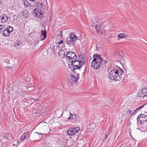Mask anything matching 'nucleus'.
<instances>
[{
	"mask_svg": "<svg viewBox=\"0 0 147 147\" xmlns=\"http://www.w3.org/2000/svg\"><path fill=\"white\" fill-rule=\"evenodd\" d=\"M123 71L120 68L114 69L111 71L108 76L109 80H111L120 81L123 79Z\"/></svg>",
	"mask_w": 147,
	"mask_h": 147,
	"instance_id": "f257e3e1",
	"label": "nucleus"
},
{
	"mask_svg": "<svg viewBox=\"0 0 147 147\" xmlns=\"http://www.w3.org/2000/svg\"><path fill=\"white\" fill-rule=\"evenodd\" d=\"M138 121H139L142 127L146 128L147 127V115L141 114L139 115L137 118Z\"/></svg>",
	"mask_w": 147,
	"mask_h": 147,
	"instance_id": "f03ea898",
	"label": "nucleus"
},
{
	"mask_svg": "<svg viewBox=\"0 0 147 147\" xmlns=\"http://www.w3.org/2000/svg\"><path fill=\"white\" fill-rule=\"evenodd\" d=\"M71 63V66L73 67V70L74 72L75 70L80 69L81 67H82L83 65L86 63L85 61L80 60L72 61Z\"/></svg>",
	"mask_w": 147,
	"mask_h": 147,
	"instance_id": "7ed1b4c3",
	"label": "nucleus"
},
{
	"mask_svg": "<svg viewBox=\"0 0 147 147\" xmlns=\"http://www.w3.org/2000/svg\"><path fill=\"white\" fill-rule=\"evenodd\" d=\"M79 74L78 73H75L72 74L69 79L68 84L69 85H72L75 84L78 81L79 78Z\"/></svg>",
	"mask_w": 147,
	"mask_h": 147,
	"instance_id": "20e7f679",
	"label": "nucleus"
},
{
	"mask_svg": "<svg viewBox=\"0 0 147 147\" xmlns=\"http://www.w3.org/2000/svg\"><path fill=\"white\" fill-rule=\"evenodd\" d=\"M101 23L100 22L97 21L96 20H94L91 23V26L92 27L95 26L96 31L99 32L102 30L101 27Z\"/></svg>",
	"mask_w": 147,
	"mask_h": 147,
	"instance_id": "39448f33",
	"label": "nucleus"
},
{
	"mask_svg": "<svg viewBox=\"0 0 147 147\" xmlns=\"http://www.w3.org/2000/svg\"><path fill=\"white\" fill-rule=\"evenodd\" d=\"M80 130V128L78 127L74 128H70L68 129L67 131V134L69 136L77 135L78 132Z\"/></svg>",
	"mask_w": 147,
	"mask_h": 147,
	"instance_id": "423d86ee",
	"label": "nucleus"
},
{
	"mask_svg": "<svg viewBox=\"0 0 147 147\" xmlns=\"http://www.w3.org/2000/svg\"><path fill=\"white\" fill-rule=\"evenodd\" d=\"M78 39V37L74 34H71L69 37L67 38L66 43L68 45H70Z\"/></svg>",
	"mask_w": 147,
	"mask_h": 147,
	"instance_id": "0eeeda50",
	"label": "nucleus"
},
{
	"mask_svg": "<svg viewBox=\"0 0 147 147\" xmlns=\"http://www.w3.org/2000/svg\"><path fill=\"white\" fill-rule=\"evenodd\" d=\"M32 10L33 12L35 14L34 15L35 18L38 17L40 19H42L44 18L43 13L41 10L36 8Z\"/></svg>",
	"mask_w": 147,
	"mask_h": 147,
	"instance_id": "6e6552de",
	"label": "nucleus"
},
{
	"mask_svg": "<svg viewBox=\"0 0 147 147\" xmlns=\"http://www.w3.org/2000/svg\"><path fill=\"white\" fill-rule=\"evenodd\" d=\"M13 27L10 26H8L5 30H3V34L4 36H9L13 30Z\"/></svg>",
	"mask_w": 147,
	"mask_h": 147,
	"instance_id": "1a4fd4ad",
	"label": "nucleus"
},
{
	"mask_svg": "<svg viewBox=\"0 0 147 147\" xmlns=\"http://www.w3.org/2000/svg\"><path fill=\"white\" fill-rule=\"evenodd\" d=\"M138 96L140 97H144L147 96V88H143L138 92Z\"/></svg>",
	"mask_w": 147,
	"mask_h": 147,
	"instance_id": "9d476101",
	"label": "nucleus"
},
{
	"mask_svg": "<svg viewBox=\"0 0 147 147\" xmlns=\"http://www.w3.org/2000/svg\"><path fill=\"white\" fill-rule=\"evenodd\" d=\"M66 57L69 60L76 59L77 58V56L75 53L72 51L68 52L66 54Z\"/></svg>",
	"mask_w": 147,
	"mask_h": 147,
	"instance_id": "9b49d317",
	"label": "nucleus"
},
{
	"mask_svg": "<svg viewBox=\"0 0 147 147\" xmlns=\"http://www.w3.org/2000/svg\"><path fill=\"white\" fill-rule=\"evenodd\" d=\"M102 63L101 62L92 61L91 63V66L94 69H98L100 68L102 64Z\"/></svg>",
	"mask_w": 147,
	"mask_h": 147,
	"instance_id": "f8f14e48",
	"label": "nucleus"
},
{
	"mask_svg": "<svg viewBox=\"0 0 147 147\" xmlns=\"http://www.w3.org/2000/svg\"><path fill=\"white\" fill-rule=\"evenodd\" d=\"M10 136L8 133L5 134L2 137V139L0 140L1 142H2L3 145V144H5V142H7Z\"/></svg>",
	"mask_w": 147,
	"mask_h": 147,
	"instance_id": "ddd939ff",
	"label": "nucleus"
},
{
	"mask_svg": "<svg viewBox=\"0 0 147 147\" xmlns=\"http://www.w3.org/2000/svg\"><path fill=\"white\" fill-rule=\"evenodd\" d=\"M94 58L92 60L93 62L99 61L102 62V59L101 57L98 54H96L93 56Z\"/></svg>",
	"mask_w": 147,
	"mask_h": 147,
	"instance_id": "4468645a",
	"label": "nucleus"
},
{
	"mask_svg": "<svg viewBox=\"0 0 147 147\" xmlns=\"http://www.w3.org/2000/svg\"><path fill=\"white\" fill-rule=\"evenodd\" d=\"M23 2L25 6L28 7L30 10L32 9L33 6L29 3L26 0H23Z\"/></svg>",
	"mask_w": 147,
	"mask_h": 147,
	"instance_id": "2eb2a0df",
	"label": "nucleus"
},
{
	"mask_svg": "<svg viewBox=\"0 0 147 147\" xmlns=\"http://www.w3.org/2000/svg\"><path fill=\"white\" fill-rule=\"evenodd\" d=\"M22 46V42L18 40L16 41L14 44L15 48L18 49H19Z\"/></svg>",
	"mask_w": 147,
	"mask_h": 147,
	"instance_id": "dca6fc26",
	"label": "nucleus"
},
{
	"mask_svg": "<svg viewBox=\"0 0 147 147\" xmlns=\"http://www.w3.org/2000/svg\"><path fill=\"white\" fill-rule=\"evenodd\" d=\"M70 116L68 118V120H77L78 119V116L76 115L75 114H72L71 113H70Z\"/></svg>",
	"mask_w": 147,
	"mask_h": 147,
	"instance_id": "f3484780",
	"label": "nucleus"
},
{
	"mask_svg": "<svg viewBox=\"0 0 147 147\" xmlns=\"http://www.w3.org/2000/svg\"><path fill=\"white\" fill-rule=\"evenodd\" d=\"M46 30L41 31V40H43L46 37Z\"/></svg>",
	"mask_w": 147,
	"mask_h": 147,
	"instance_id": "a211bd4d",
	"label": "nucleus"
},
{
	"mask_svg": "<svg viewBox=\"0 0 147 147\" xmlns=\"http://www.w3.org/2000/svg\"><path fill=\"white\" fill-rule=\"evenodd\" d=\"M0 18L2 20V22L3 23L5 22L8 20V17L5 14H4L2 16H0Z\"/></svg>",
	"mask_w": 147,
	"mask_h": 147,
	"instance_id": "6ab92c4d",
	"label": "nucleus"
},
{
	"mask_svg": "<svg viewBox=\"0 0 147 147\" xmlns=\"http://www.w3.org/2000/svg\"><path fill=\"white\" fill-rule=\"evenodd\" d=\"M144 105H140V107H137L136 109L132 113L133 114H135L136 113L138 112L139 111H140V110L142 109V108L144 107Z\"/></svg>",
	"mask_w": 147,
	"mask_h": 147,
	"instance_id": "aec40b11",
	"label": "nucleus"
},
{
	"mask_svg": "<svg viewBox=\"0 0 147 147\" xmlns=\"http://www.w3.org/2000/svg\"><path fill=\"white\" fill-rule=\"evenodd\" d=\"M56 114H57L58 116L60 117L62 115V112L61 110L58 109L56 110L55 111Z\"/></svg>",
	"mask_w": 147,
	"mask_h": 147,
	"instance_id": "412c9836",
	"label": "nucleus"
},
{
	"mask_svg": "<svg viewBox=\"0 0 147 147\" xmlns=\"http://www.w3.org/2000/svg\"><path fill=\"white\" fill-rule=\"evenodd\" d=\"M34 6L37 7L38 9H40L42 7V4L40 3L36 2L34 5Z\"/></svg>",
	"mask_w": 147,
	"mask_h": 147,
	"instance_id": "4be33fe9",
	"label": "nucleus"
},
{
	"mask_svg": "<svg viewBox=\"0 0 147 147\" xmlns=\"http://www.w3.org/2000/svg\"><path fill=\"white\" fill-rule=\"evenodd\" d=\"M118 37L120 38H127V36H126L125 34L120 33L118 35Z\"/></svg>",
	"mask_w": 147,
	"mask_h": 147,
	"instance_id": "5701e85b",
	"label": "nucleus"
},
{
	"mask_svg": "<svg viewBox=\"0 0 147 147\" xmlns=\"http://www.w3.org/2000/svg\"><path fill=\"white\" fill-rule=\"evenodd\" d=\"M28 132L25 133L23 134L21 137V140L22 141L24 140L26 138V136L28 135Z\"/></svg>",
	"mask_w": 147,
	"mask_h": 147,
	"instance_id": "b1692460",
	"label": "nucleus"
},
{
	"mask_svg": "<svg viewBox=\"0 0 147 147\" xmlns=\"http://www.w3.org/2000/svg\"><path fill=\"white\" fill-rule=\"evenodd\" d=\"M27 13H28V12L26 11L23 12L22 13L23 16L26 18V17H28V14Z\"/></svg>",
	"mask_w": 147,
	"mask_h": 147,
	"instance_id": "393cba45",
	"label": "nucleus"
},
{
	"mask_svg": "<svg viewBox=\"0 0 147 147\" xmlns=\"http://www.w3.org/2000/svg\"><path fill=\"white\" fill-rule=\"evenodd\" d=\"M63 54H64V51L63 50H61L59 51V56H60Z\"/></svg>",
	"mask_w": 147,
	"mask_h": 147,
	"instance_id": "a878e982",
	"label": "nucleus"
},
{
	"mask_svg": "<svg viewBox=\"0 0 147 147\" xmlns=\"http://www.w3.org/2000/svg\"><path fill=\"white\" fill-rule=\"evenodd\" d=\"M27 89L29 91H31L33 90H34V87L31 86L28 88Z\"/></svg>",
	"mask_w": 147,
	"mask_h": 147,
	"instance_id": "bb28decb",
	"label": "nucleus"
},
{
	"mask_svg": "<svg viewBox=\"0 0 147 147\" xmlns=\"http://www.w3.org/2000/svg\"><path fill=\"white\" fill-rule=\"evenodd\" d=\"M4 26H2L0 24V32H2L3 30L4 29Z\"/></svg>",
	"mask_w": 147,
	"mask_h": 147,
	"instance_id": "cd10ccee",
	"label": "nucleus"
},
{
	"mask_svg": "<svg viewBox=\"0 0 147 147\" xmlns=\"http://www.w3.org/2000/svg\"><path fill=\"white\" fill-rule=\"evenodd\" d=\"M131 111L130 110H128L126 112V114L127 115H129L130 113L131 112Z\"/></svg>",
	"mask_w": 147,
	"mask_h": 147,
	"instance_id": "c85d7f7f",
	"label": "nucleus"
},
{
	"mask_svg": "<svg viewBox=\"0 0 147 147\" xmlns=\"http://www.w3.org/2000/svg\"><path fill=\"white\" fill-rule=\"evenodd\" d=\"M63 42V40H61L60 41L58 42V43L59 45L61 44H62Z\"/></svg>",
	"mask_w": 147,
	"mask_h": 147,
	"instance_id": "c756f323",
	"label": "nucleus"
},
{
	"mask_svg": "<svg viewBox=\"0 0 147 147\" xmlns=\"http://www.w3.org/2000/svg\"><path fill=\"white\" fill-rule=\"evenodd\" d=\"M58 35H60L61 36H62V32L61 31H60L58 34Z\"/></svg>",
	"mask_w": 147,
	"mask_h": 147,
	"instance_id": "7c9ffc66",
	"label": "nucleus"
},
{
	"mask_svg": "<svg viewBox=\"0 0 147 147\" xmlns=\"http://www.w3.org/2000/svg\"><path fill=\"white\" fill-rule=\"evenodd\" d=\"M144 107L145 109H147V103L145 104H144Z\"/></svg>",
	"mask_w": 147,
	"mask_h": 147,
	"instance_id": "2f4dec72",
	"label": "nucleus"
},
{
	"mask_svg": "<svg viewBox=\"0 0 147 147\" xmlns=\"http://www.w3.org/2000/svg\"><path fill=\"white\" fill-rule=\"evenodd\" d=\"M35 133H37V134H41V133H38V132H35Z\"/></svg>",
	"mask_w": 147,
	"mask_h": 147,
	"instance_id": "473e14b6",
	"label": "nucleus"
},
{
	"mask_svg": "<svg viewBox=\"0 0 147 147\" xmlns=\"http://www.w3.org/2000/svg\"><path fill=\"white\" fill-rule=\"evenodd\" d=\"M105 136H105V139H106L108 137V136H107V134L105 135Z\"/></svg>",
	"mask_w": 147,
	"mask_h": 147,
	"instance_id": "72a5a7b5",
	"label": "nucleus"
},
{
	"mask_svg": "<svg viewBox=\"0 0 147 147\" xmlns=\"http://www.w3.org/2000/svg\"><path fill=\"white\" fill-rule=\"evenodd\" d=\"M63 57H65V52H64V54H63Z\"/></svg>",
	"mask_w": 147,
	"mask_h": 147,
	"instance_id": "f704fd0d",
	"label": "nucleus"
},
{
	"mask_svg": "<svg viewBox=\"0 0 147 147\" xmlns=\"http://www.w3.org/2000/svg\"><path fill=\"white\" fill-rule=\"evenodd\" d=\"M92 125H93L94 126V127H95V124H94V123H93V124Z\"/></svg>",
	"mask_w": 147,
	"mask_h": 147,
	"instance_id": "c9c22d12",
	"label": "nucleus"
},
{
	"mask_svg": "<svg viewBox=\"0 0 147 147\" xmlns=\"http://www.w3.org/2000/svg\"><path fill=\"white\" fill-rule=\"evenodd\" d=\"M82 59H84V58H82Z\"/></svg>",
	"mask_w": 147,
	"mask_h": 147,
	"instance_id": "e433bc0d",
	"label": "nucleus"
},
{
	"mask_svg": "<svg viewBox=\"0 0 147 147\" xmlns=\"http://www.w3.org/2000/svg\"><path fill=\"white\" fill-rule=\"evenodd\" d=\"M104 139H103V140H104Z\"/></svg>",
	"mask_w": 147,
	"mask_h": 147,
	"instance_id": "4c0bfd02",
	"label": "nucleus"
},
{
	"mask_svg": "<svg viewBox=\"0 0 147 147\" xmlns=\"http://www.w3.org/2000/svg\"><path fill=\"white\" fill-rule=\"evenodd\" d=\"M44 0V1H45V0Z\"/></svg>",
	"mask_w": 147,
	"mask_h": 147,
	"instance_id": "58836bf2",
	"label": "nucleus"
}]
</instances>
